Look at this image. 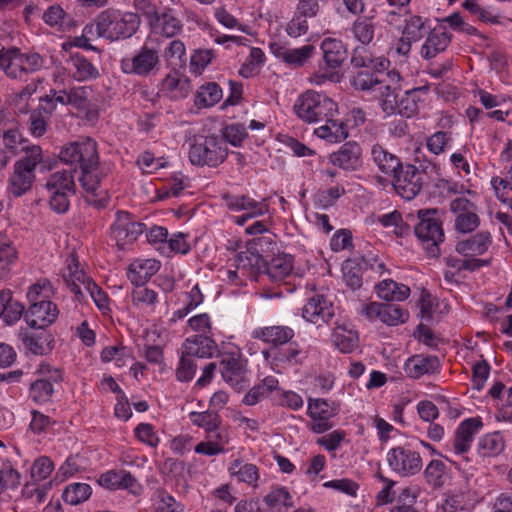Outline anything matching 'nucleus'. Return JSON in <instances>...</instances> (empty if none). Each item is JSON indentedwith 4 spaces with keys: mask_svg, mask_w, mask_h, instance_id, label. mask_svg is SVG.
Wrapping results in <instances>:
<instances>
[{
    "mask_svg": "<svg viewBox=\"0 0 512 512\" xmlns=\"http://www.w3.org/2000/svg\"><path fill=\"white\" fill-rule=\"evenodd\" d=\"M157 498V512H183L182 505L165 490H158Z\"/></svg>",
    "mask_w": 512,
    "mask_h": 512,
    "instance_id": "774afa93",
    "label": "nucleus"
},
{
    "mask_svg": "<svg viewBox=\"0 0 512 512\" xmlns=\"http://www.w3.org/2000/svg\"><path fill=\"white\" fill-rule=\"evenodd\" d=\"M235 265L238 270L248 272L251 276L257 275L265 267L263 257L253 246L239 252L235 257Z\"/></svg>",
    "mask_w": 512,
    "mask_h": 512,
    "instance_id": "e433bc0d",
    "label": "nucleus"
},
{
    "mask_svg": "<svg viewBox=\"0 0 512 512\" xmlns=\"http://www.w3.org/2000/svg\"><path fill=\"white\" fill-rule=\"evenodd\" d=\"M307 413L313 420L310 425L311 430L321 434L333 427V423L330 420L337 414V408L324 399L310 398Z\"/></svg>",
    "mask_w": 512,
    "mask_h": 512,
    "instance_id": "2eb2a0df",
    "label": "nucleus"
},
{
    "mask_svg": "<svg viewBox=\"0 0 512 512\" xmlns=\"http://www.w3.org/2000/svg\"><path fill=\"white\" fill-rule=\"evenodd\" d=\"M43 59L38 53L22 54L18 48L5 49L0 44V67L8 77L21 78L22 74H28L40 70Z\"/></svg>",
    "mask_w": 512,
    "mask_h": 512,
    "instance_id": "0eeeda50",
    "label": "nucleus"
},
{
    "mask_svg": "<svg viewBox=\"0 0 512 512\" xmlns=\"http://www.w3.org/2000/svg\"><path fill=\"white\" fill-rule=\"evenodd\" d=\"M447 466L441 460H431L424 470V478L432 488H440L444 485Z\"/></svg>",
    "mask_w": 512,
    "mask_h": 512,
    "instance_id": "de8ad7c7",
    "label": "nucleus"
},
{
    "mask_svg": "<svg viewBox=\"0 0 512 512\" xmlns=\"http://www.w3.org/2000/svg\"><path fill=\"white\" fill-rule=\"evenodd\" d=\"M483 424L479 417L468 418L458 426L453 447L457 454L468 452L475 434L482 428Z\"/></svg>",
    "mask_w": 512,
    "mask_h": 512,
    "instance_id": "5701e85b",
    "label": "nucleus"
},
{
    "mask_svg": "<svg viewBox=\"0 0 512 512\" xmlns=\"http://www.w3.org/2000/svg\"><path fill=\"white\" fill-rule=\"evenodd\" d=\"M232 475L237 476L238 480L249 485H255L259 478V472L256 465L251 463L242 464L240 460H234L229 468Z\"/></svg>",
    "mask_w": 512,
    "mask_h": 512,
    "instance_id": "3c124183",
    "label": "nucleus"
},
{
    "mask_svg": "<svg viewBox=\"0 0 512 512\" xmlns=\"http://www.w3.org/2000/svg\"><path fill=\"white\" fill-rule=\"evenodd\" d=\"M408 317V312L398 305L383 303L379 320L389 326H396L406 322Z\"/></svg>",
    "mask_w": 512,
    "mask_h": 512,
    "instance_id": "603ef678",
    "label": "nucleus"
},
{
    "mask_svg": "<svg viewBox=\"0 0 512 512\" xmlns=\"http://www.w3.org/2000/svg\"><path fill=\"white\" fill-rule=\"evenodd\" d=\"M59 158L63 163L76 169L79 166L81 175L78 180L81 186L86 192L94 195L101 181L96 172L99 165L96 142L90 138L71 142L61 149Z\"/></svg>",
    "mask_w": 512,
    "mask_h": 512,
    "instance_id": "f257e3e1",
    "label": "nucleus"
},
{
    "mask_svg": "<svg viewBox=\"0 0 512 512\" xmlns=\"http://www.w3.org/2000/svg\"><path fill=\"white\" fill-rule=\"evenodd\" d=\"M402 77L396 70L387 72L382 77V84L377 87V93L382 111L387 115H395L396 98L402 92Z\"/></svg>",
    "mask_w": 512,
    "mask_h": 512,
    "instance_id": "ddd939ff",
    "label": "nucleus"
},
{
    "mask_svg": "<svg viewBox=\"0 0 512 512\" xmlns=\"http://www.w3.org/2000/svg\"><path fill=\"white\" fill-rule=\"evenodd\" d=\"M38 372L42 375V378L30 384L29 397L37 404H45L53 396V383L62 381V373L59 369H53L48 364H41Z\"/></svg>",
    "mask_w": 512,
    "mask_h": 512,
    "instance_id": "9b49d317",
    "label": "nucleus"
},
{
    "mask_svg": "<svg viewBox=\"0 0 512 512\" xmlns=\"http://www.w3.org/2000/svg\"><path fill=\"white\" fill-rule=\"evenodd\" d=\"M24 306L12 297L10 290L0 291V317L8 324H14L24 314Z\"/></svg>",
    "mask_w": 512,
    "mask_h": 512,
    "instance_id": "58836bf2",
    "label": "nucleus"
},
{
    "mask_svg": "<svg viewBox=\"0 0 512 512\" xmlns=\"http://www.w3.org/2000/svg\"><path fill=\"white\" fill-rule=\"evenodd\" d=\"M421 88L406 90L402 93L399 99V105H396L395 115H400L406 118H410L415 115L418 111L419 97L418 92Z\"/></svg>",
    "mask_w": 512,
    "mask_h": 512,
    "instance_id": "a18cd8bd",
    "label": "nucleus"
},
{
    "mask_svg": "<svg viewBox=\"0 0 512 512\" xmlns=\"http://www.w3.org/2000/svg\"><path fill=\"white\" fill-rule=\"evenodd\" d=\"M264 60L265 54L260 48H251L249 56L239 70V74L245 78L251 77Z\"/></svg>",
    "mask_w": 512,
    "mask_h": 512,
    "instance_id": "bf43d9fd",
    "label": "nucleus"
},
{
    "mask_svg": "<svg viewBox=\"0 0 512 512\" xmlns=\"http://www.w3.org/2000/svg\"><path fill=\"white\" fill-rule=\"evenodd\" d=\"M160 51L157 47L144 44L133 56L124 57L120 61L121 70L125 74L147 77L160 69Z\"/></svg>",
    "mask_w": 512,
    "mask_h": 512,
    "instance_id": "6e6552de",
    "label": "nucleus"
},
{
    "mask_svg": "<svg viewBox=\"0 0 512 512\" xmlns=\"http://www.w3.org/2000/svg\"><path fill=\"white\" fill-rule=\"evenodd\" d=\"M478 449L483 457L498 455L504 449L503 437L498 432L487 434L479 440Z\"/></svg>",
    "mask_w": 512,
    "mask_h": 512,
    "instance_id": "8fccbe9b",
    "label": "nucleus"
},
{
    "mask_svg": "<svg viewBox=\"0 0 512 512\" xmlns=\"http://www.w3.org/2000/svg\"><path fill=\"white\" fill-rule=\"evenodd\" d=\"M271 53L287 65L301 67L311 58L315 51L313 45H304L300 48H287L280 43L270 44Z\"/></svg>",
    "mask_w": 512,
    "mask_h": 512,
    "instance_id": "4be33fe9",
    "label": "nucleus"
},
{
    "mask_svg": "<svg viewBox=\"0 0 512 512\" xmlns=\"http://www.w3.org/2000/svg\"><path fill=\"white\" fill-rule=\"evenodd\" d=\"M273 403L279 406H287L292 410H298L303 406V399L300 395L293 391H280L277 388L276 394L273 396Z\"/></svg>",
    "mask_w": 512,
    "mask_h": 512,
    "instance_id": "338daca9",
    "label": "nucleus"
},
{
    "mask_svg": "<svg viewBox=\"0 0 512 512\" xmlns=\"http://www.w3.org/2000/svg\"><path fill=\"white\" fill-rule=\"evenodd\" d=\"M189 419L194 425L204 428L208 434L218 430L221 425L220 415L213 410L191 412Z\"/></svg>",
    "mask_w": 512,
    "mask_h": 512,
    "instance_id": "49530a36",
    "label": "nucleus"
},
{
    "mask_svg": "<svg viewBox=\"0 0 512 512\" xmlns=\"http://www.w3.org/2000/svg\"><path fill=\"white\" fill-rule=\"evenodd\" d=\"M197 367L198 365L195 362V357L192 355H188L186 351L182 349L180 362L176 369L177 380L181 382H188L192 380L197 370Z\"/></svg>",
    "mask_w": 512,
    "mask_h": 512,
    "instance_id": "13d9d810",
    "label": "nucleus"
},
{
    "mask_svg": "<svg viewBox=\"0 0 512 512\" xmlns=\"http://www.w3.org/2000/svg\"><path fill=\"white\" fill-rule=\"evenodd\" d=\"M223 141L230 143L233 146H240L244 139L247 137V131L243 124L233 123L227 125L222 130Z\"/></svg>",
    "mask_w": 512,
    "mask_h": 512,
    "instance_id": "e2e57ef3",
    "label": "nucleus"
},
{
    "mask_svg": "<svg viewBox=\"0 0 512 512\" xmlns=\"http://www.w3.org/2000/svg\"><path fill=\"white\" fill-rule=\"evenodd\" d=\"M343 280L352 290L362 286V268L355 260H347L343 265Z\"/></svg>",
    "mask_w": 512,
    "mask_h": 512,
    "instance_id": "4d7b16f0",
    "label": "nucleus"
},
{
    "mask_svg": "<svg viewBox=\"0 0 512 512\" xmlns=\"http://www.w3.org/2000/svg\"><path fill=\"white\" fill-rule=\"evenodd\" d=\"M42 19L48 26L60 32L70 31L77 26L74 18L57 4L48 7Z\"/></svg>",
    "mask_w": 512,
    "mask_h": 512,
    "instance_id": "473e14b6",
    "label": "nucleus"
},
{
    "mask_svg": "<svg viewBox=\"0 0 512 512\" xmlns=\"http://www.w3.org/2000/svg\"><path fill=\"white\" fill-rule=\"evenodd\" d=\"M435 215L436 210L434 209L419 210V221L414 226L415 235L425 245V249L431 257L439 256V245L445 238L442 223Z\"/></svg>",
    "mask_w": 512,
    "mask_h": 512,
    "instance_id": "39448f33",
    "label": "nucleus"
},
{
    "mask_svg": "<svg viewBox=\"0 0 512 512\" xmlns=\"http://www.w3.org/2000/svg\"><path fill=\"white\" fill-rule=\"evenodd\" d=\"M75 68L73 76L79 81L96 78L99 75L98 69L82 55H75L71 59Z\"/></svg>",
    "mask_w": 512,
    "mask_h": 512,
    "instance_id": "864d4df0",
    "label": "nucleus"
},
{
    "mask_svg": "<svg viewBox=\"0 0 512 512\" xmlns=\"http://www.w3.org/2000/svg\"><path fill=\"white\" fill-rule=\"evenodd\" d=\"M148 25L152 34L166 38H172L178 35L183 28L182 21L172 10L163 11L161 13L157 12L155 15H152Z\"/></svg>",
    "mask_w": 512,
    "mask_h": 512,
    "instance_id": "412c9836",
    "label": "nucleus"
},
{
    "mask_svg": "<svg viewBox=\"0 0 512 512\" xmlns=\"http://www.w3.org/2000/svg\"><path fill=\"white\" fill-rule=\"evenodd\" d=\"M377 295L385 301H403L410 295V288L392 279H385L377 286Z\"/></svg>",
    "mask_w": 512,
    "mask_h": 512,
    "instance_id": "79ce46f5",
    "label": "nucleus"
},
{
    "mask_svg": "<svg viewBox=\"0 0 512 512\" xmlns=\"http://www.w3.org/2000/svg\"><path fill=\"white\" fill-rule=\"evenodd\" d=\"M321 49L328 68H339L347 58V49L341 40L326 38L321 44Z\"/></svg>",
    "mask_w": 512,
    "mask_h": 512,
    "instance_id": "f704fd0d",
    "label": "nucleus"
},
{
    "mask_svg": "<svg viewBox=\"0 0 512 512\" xmlns=\"http://www.w3.org/2000/svg\"><path fill=\"white\" fill-rule=\"evenodd\" d=\"M228 149L222 138L210 135L196 141L189 149V160L193 165L217 167L224 162Z\"/></svg>",
    "mask_w": 512,
    "mask_h": 512,
    "instance_id": "423d86ee",
    "label": "nucleus"
},
{
    "mask_svg": "<svg viewBox=\"0 0 512 512\" xmlns=\"http://www.w3.org/2000/svg\"><path fill=\"white\" fill-rule=\"evenodd\" d=\"M404 21L405 25L402 34L405 35V39L407 40L418 42L426 36L430 30L427 18L418 15H409Z\"/></svg>",
    "mask_w": 512,
    "mask_h": 512,
    "instance_id": "c03bdc74",
    "label": "nucleus"
},
{
    "mask_svg": "<svg viewBox=\"0 0 512 512\" xmlns=\"http://www.w3.org/2000/svg\"><path fill=\"white\" fill-rule=\"evenodd\" d=\"M439 366L436 356L414 355L406 361L404 371L408 377L418 379L425 374L435 373Z\"/></svg>",
    "mask_w": 512,
    "mask_h": 512,
    "instance_id": "cd10ccee",
    "label": "nucleus"
},
{
    "mask_svg": "<svg viewBox=\"0 0 512 512\" xmlns=\"http://www.w3.org/2000/svg\"><path fill=\"white\" fill-rule=\"evenodd\" d=\"M222 98V89L216 83L203 85L197 92L196 103L205 107H211L218 103Z\"/></svg>",
    "mask_w": 512,
    "mask_h": 512,
    "instance_id": "5fc2aeb1",
    "label": "nucleus"
},
{
    "mask_svg": "<svg viewBox=\"0 0 512 512\" xmlns=\"http://www.w3.org/2000/svg\"><path fill=\"white\" fill-rule=\"evenodd\" d=\"M492 243V236L487 231H481L469 239L459 241L456 251L464 256L483 255Z\"/></svg>",
    "mask_w": 512,
    "mask_h": 512,
    "instance_id": "7c9ffc66",
    "label": "nucleus"
},
{
    "mask_svg": "<svg viewBox=\"0 0 512 512\" xmlns=\"http://www.w3.org/2000/svg\"><path fill=\"white\" fill-rule=\"evenodd\" d=\"M423 175L412 164H401V168L392 176L395 191L404 199L412 200L422 189Z\"/></svg>",
    "mask_w": 512,
    "mask_h": 512,
    "instance_id": "9d476101",
    "label": "nucleus"
},
{
    "mask_svg": "<svg viewBox=\"0 0 512 512\" xmlns=\"http://www.w3.org/2000/svg\"><path fill=\"white\" fill-rule=\"evenodd\" d=\"M219 370L223 380L234 389L240 391L245 382V361L238 352L224 353L221 355Z\"/></svg>",
    "mask_w": 512,
    "mask_h": 512,
    "instance_id": "4468645a",
    "label": "nucleus"
},
{
    "mask_svg": "<svg viewBox=\"0 0 512 512\" xmlns=\"http://www.w3.org/2000/svg\"><path fill=\"white\" fill-rule=\"evenodd\" d=\"M225 205L232 211H242L256 209L254 215H264L268 212L266 200L255 201L246 195H231L229 193L222 196Z\"/></svg>",
    "mask_w": 512,
    "mask_h": 512,
    "instance_id": "c9c22d12",
    "label": "nucleus"
},
{
    "mask_svg": "<svg viewBox=\"0 0 512 512\" xmlns=\"http://www.w3.org/2000/svg\"><path fill=\"white\" fill-rule=\"evenodd\" d=\"M370 156L377 168L387 176L392 177L401 168L400 158L378 143L372 145Z\"/></svg>",
    "mask_w": 512,
    "mask_h": 512,
    "instance_id": "bb28decb",
    "label": "nucleus"
},
{
    "mask_svg": "<svg viewBox=\"0 0 512 512\" xmlns=\"http://www.w3.org/2000/svg\"><path fill=\"white\" fill-rule=\"evenodd\" d=\"M92 493L90 485L86 483L69 484L63 491V500L70 505H78L86 501Z\"/></svg>",
    "mask_w": 512,
    "mask_h": 512,
    "instance_id": "09e8293b",
    "label": "nucleus"
},
{
    "mask_svg": "<svg viewBox=\"0 0 512 512\" xmlns=\"http://www.w3.org/2000/svg\"><path fill=\"white\" fill-rule=\"evenodd\" d=\"M293 110L303 122L322 123L338 115V105L328 96L313 90L302 93L294 103Z\"/></svg>",
    "mask_w": 512,
    "mask_h": 512,
    "instance_id": "f03ea898",
    "label": "nucleus"
},
{
    "mask_svg": "<svg viewBox=\"0 0 512 512\" xmlns=\"http://www.w3.org/2000/svg\"><path fill=\"white\" fill-rule=\"evenodd\" d=\"M182 349L195 358H211L218 352L216 342L211 337L203 334L188 337L184 341Z\"/></svg>",
    "mask_w": 512,
    "mask_h": 512,
    "instance_id": "b1692460",
    "label": "nucleus"
},
{
    "mask_svg": "<svg viewBox=\"0 0 512 512\" xmlns=\"http://www.w3.org/2000/svg\"><path fill=\"white\" fill-rule=\"evenodd\" d=\"M53 294L52 284L47 279H43L30 286L27 292V299L30 304L50 301Z\"/></svg>",
    "mask_w": 512,
    "mask_h": 512,
    "instance_id": "6e6d98bb",
    "label": "nucleus"
},
{
    "mask_svg": "<svg viewBox=\"0 0 512 512\" xmlns=\"http://www.w3.org/2000/svg\"><path fill=\"white\" fill-rule=\"evenodd\" d=\"M157 249L161 254L169 256L172 252L186 254L190 250V246L186 242L185 235L178 233L168 239L164 246H158Z\"/></svg>",
    "mask_w": 512,
    "mask_h": 512,
    "instance_id": "69168bd1",
    "label": "nucleus"
},
{
    "mask_svg": "<svg viewBox=\"0 0 512 512\" xmlns=\"http://www.w3.org/2000/svg\"><path fill=\"white\" fill-rule=\"evenodd\" d=\"M314 134L330 143L342 142L349 136L347 125L336 116L323 120L322 125L314 130Z\"/></svg>",
    "mask_w": 512,
    "mask_h": 512,
    "instance_id": "c85d7f7f",
    "label": "nucleus"
},
{
    "mask_svg": "<svg viewBox=\"0 0 512 512\" xmlns=\"http://www.w3.org/2000/svg\"><path fill=\"white\" fill-rule=\"evenodd\" d=\"M17 337L24 349L34 355H46L53 349V337L45 329L30 331L27 328H20Z\"/></svg>",
    "mask_w": 512,
    "mask_h": 512,
    "instance_id": "dca6fc26",
    "label": "nucleus"
},
{
    "mask_svg": "<svg viewBox=\"0 0 512 512\" xmlns=\"http://www.w3.org/2000/svg\"><path fill=\"white\" fill-rule=\"evenodd\" d=\"M63 277L67 287L74 293L76 300L84 301L85 297L81 286L86 290L87 283L93 282V280L83 270L78 269V262L75 258L68 264L67 273H64Z\"/></svg>",
    "mask_w": 512,
    "mask_h": 512,
    "instance_id": "2f4dec72",
    "label": "nucleus"
},
{
    "mask_svg": "<svg viewBox=\"0 0 512 512\" xmlns=\"http://www.w3.org/2000/svg\"><path fill=\"white\" fill-rule=\"evenodd\" d=\"M264 268L271 280L281 281L292 272L293 258L289 254L277 255L265 263Z\"/></svg>",
    "mask_w": 512,
    "mask_h": 512,
    "instance_id": "a19ab883",
    "label": "nucleus"
},
{
    "mask_svg": "<svg viewBox=\"0 0 512 512\" xmlns=\"http://www.w3.org/2000/svg\"><path fill=\"white\" fill-rule=\"evenodd\" d=\"M278 386L279 381L277 378L274 376H267L259 384L254 385L248 390L244 395L242 402L245 405L253 406L268 397H271L273 400V396L276 394Z\"/></svg>",
    "mask_w": 512,
    "mask_h": 512,
    "instance_id": "c756f323",
    "label": "nucleus"
},
{
    "mask_svg": "<svg viewBox=\"0 0 512 512\" xmlns=\"http://www.w3.org/2000/svg\"><path fill=\"white\" fill-rule=\"evenodd\" d=\"M264 501L271 509L280 506H293L292 497L288 490L284 487L274 488L269 494L265 496Z\"/></svg>",
    "mask_w": 512,
    "mask_h": 512,
    "instance_id": "680f3d73",
    "label": "nucleus"
},
{
    "mask_svg": "<svg viewBox=\"0 0 512 512\" xmlns=\"http://www.w3.org/2000/svg\"><path fill=\"white\" fill-rule=\"evenodd\" d=\"M302 316L306 321L320 326L332 319L334 307L332 302L323 295H315L304 305Z\"/></svg>",
    "mask_w": 512,
    "mask_h": 512,
    "instance_id": "6ab92c4d",
    "label": "nucleus"
},
{
    "mask_svg": "<svg viewBox=\"0 0 512 512\" xmlns=\"http://www.w3.org/2000/svg\"><path fill=\"white\" fill-rule=\"evenodd\" d=\"M354 39L362 46H368L375 38L376 23L374 16H358L351 25Z\"/></svg>",
    "mask_w": 512,
    "mask_h": 512,
    "instance_id": "4c0bfd02",
    "label": "nucleus"
},
{
    "mask_svg": "<svg viewBox=\"0 0 512 512\" xmlns=\"http://www.w3.org/2000/svg\"><path fill=\"white\" fill-rule=\"evenodd\" d=\"M386 460L390 469L400 477L414 476L423 466L420 453L407 446L391 448L387 452Z\"/></svg>",
    "mask_w": 512,
    "mask_h": 512,
    "instance_id": "1a4fd4ad",
    "label": "nucleus"
},
{
    "mask_svg": "<svg viewBox=\"0 0 512 512\" xmlns=\"http://www.w3.org/2000/svg\"><path fill=\"white\" fill-rule=\"evenodd\" d=\"M59 310L51 301H40L30 304L24 314L25 321L29 327L34 329H44L51 325L57 319Z\"/></svg>",
    "mask_w": 512,
    "mask_h": 512,
    "instance_id": "f3484780",
    "label": "nucleus"
},
{
    "mask_svg": "<svg viewBox=\"0 0 512 512\" xmlns=\"http://www.w3.org/2000/svg\"><path fill=\"white\" fill-rule=\"evenodd\" d=\"M333 345L342 353H351L358 347V334L343 325H337L331 336Z\"/></svg>",
    "mask_w": 512,
    "mask_h": 512,
    "instance_id": "37998d69",
    "label": "nucleus"
},
{
    "mask_svg": "<svg viewBox=\"0 0 512 512\" xmlns=\"http://www.w3.org/2000/svg\"><path fill=\"white\" fill-rule=\"evenodd\" d=\"M367 46H357L353 50L351 64L355 68H368L375 72L385 71L390 61L384 56H374Z\"/></svg>",
    "mask_w": 512,
    "mask_h": 512,
    "instance_id": "a878e982",
    "label": "nucleus"
},
{
    "mask_svg": "<svg viewBox=\"0 0 512 512\" xmlns=\"http://www.w3.org/2000/svg\"><path fill=\"white\" fill-rule=\"evenodd\" d=\"M160 268L155 259L137 260L130 264L128 278L136 286H143Z\"/></svg>",
    "mask_w": 512,
    "mask_h": 512,
    "instance_id": "72a5a7b5",
    "label": "nucleus"
},
{
    "mask_svg": "<svg viewBox=\"0 0 512 512\" xmlns=\"http://www.w3.org/2000/svg\"><path fill=\"white\" fill-rule=\"evenodd\" d=\"M480 225L479 216L476 210H470L467 213L457 215L455 218V229L460 233H470Z\"/></svg>",
    "mask_w": 512,
    "mask_h": 512,
    "instance_id": "0e129e2a",
    "label": "nucleus"
},
{
    "mask_svg": "<svg viewBox=\"0 0 512 512\" xmlns=\"http://www.w3.org/2000/svg\"><path fill=\"white\" fill-rule=\"evenodd\" d=\"M294 337V331L288 326L275 325L259 327L253 330L252 338L261 340L273 346L288 343Z\"/></svg>",
    "mask_w": 512,
    "mask_h": 512,
    "instance_id": "393cba45",
    "label": "nucleus"
},
{
    "mask_svg": "<svg viewBox=\"0 0 512 512\" xmlns=\"http://www.w3.org/2000/svg\"><path fill=\"white\" fill-rule=\"evenodd\" d=\"M426 36V40L421 46L420 55L427 60L444 52L452 39L451 33L448 32L444 24L430 28Z\"/></svg>",
    "mask_w": 512,
    "mask_h": 512,
    "instance_id": "a211bd4d",
    "label": "nucleus"
},
{
    "mask_svg": "<svg viewBox=\"0 0 512 512\" xmlns=\"http://www.w3.org/2000/svg\"><path fill=\"white\" fill-rule=\"evenodd\" d=\"M26 154L14 164V171L9 178V191L14 197H20L30 190L35 179V168L42 160L40 146L23 147Z\"/></svg>",
    "mask_w": 512,
    "mask_h": 512,
    "instance_id": "20e7f679",
    "label": "nucleus"
},
{
    "mask_svg": "<svg viewBox=\"0 0 512 512\" xmlns=\"http://www.w3.org/2000/svg\"><path fill=\"white\" fill-rule=\"evenodd\" d=\"M330 161L345 171H356L362 166L361 146L355 141L347 142L330 155Z\"/></svg>",
    "mask_w": 512,
    "mask_h": 512,
    "instance_id": "aec40b11",
    "label": "nucleus"
},
{
    "mask_svg": "<svg viewBox=\"0 0 512 512\" xmlns=\"http://www.w3.org/2000/svg\"><path fill=\"white\" fill-rule=\"evenodd\" d=\"M139 25L140 18L136 13L108 9L96 18V34L110 40L126 39L136 33Z\"/></svg>",
    "mask_w": 512,
    "mask_h": 512,
    "instance_id": "7ed1b4c3",
    "label": "nucleus"
},
{
    "mask_svg": "<svg viewBox=\"0 0 512 512\" xmlns=\"http://www.w3.org/2000/svg\"><path fill=\"white\" fill-rule=\"evenodd\" d=\"M468 504L469 500L466 493L463 491H453L445 495L441 507L444 512H456L465 510Z\"/></svg>",
    "mask_w": 512,
    "mask_h": 512,
    "instance_id": "052dcab7",
    "label": "nucleus"
},
{
    "mask_svg": "<svg viewBox=\"0 0 512 512\" xmlns=\"http://www.w3.org/2000/svg\"><path fill=\"white\" fill-rule=\"evenodd\" d=\"M144 224L135 221L126 211H117L116 219L110 227V236L122 249L126 244L132 243L143 233Z\"/></svg>",
    "mask_w": 512,
    "mask_h": 512,
    "instance_id": "f8f14e48",
    "label": "nucleus"
},
{
    "mask_svg": "<svg viewBox=\"0 0 512 512\" xmlns=\"http://www.w3.org/2000/svg\"><path fill=\"white\" fill-rule=\"evenodd\" d=\"M77 169L74 166H70L69 169H63L62 171H56L50 175L47 180L46 188L50 192H69L75 193V182L74 173Z\"/></svg>",
    "mask_w": 512,
    "mask_h": 512,
    "instance_id": "ea45409f",
    "label": "nucleus"
}]
</instances>
